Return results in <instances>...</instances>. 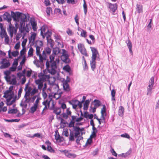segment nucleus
I'll return each instance as SVG.
<instances>
[{
  "mask_svg": "<svg viewBox=\"0 0 159 159\" xmlns=\"http://www.w3.org/2000/svg\"><path fill=\"white\" fill-rule=\"evenodd\" d=\"M59 62V58H55L52 56H49V60H47L46 63V69L49 73L52 75L55 74L57 72V64Z\"/></svg>",
  "mask_w": 159,
  "mask_h": 159,
  "instance_id": "obj_1",
  "label": "nucleus"
},
{
  "mask_svg": "<svg viewBox=\"0 0 159 159\" xmlns=\"http://www.w3.org/2000/svg\"><path fill=\"white\" fill-rule=\"evenodd\" d=\"M75 121L71 120L68 125L69 127H73L74 130L75 131V138H77L76 140V142L78 143L80 140L82 139L83 138L81 136L79 135H80V132L82 131V129H80L79 127L74 126Z\"/></svg>",
  "mask_w": 159,
  "mask_h": 159,
  "instance_id": "obj_2",
  "label": "nucleus"
},
{
  "mask_svg": "<svg viewBox=\"0 0 159 159\" xmlns=\"http://www.w3.org/2000/svg\"><path fill=\"white\" fill-rule=\"evenodd\" d=\"M42 103L43 105L44 106V107L41 112L42 114H43L44 111H46L48 108H50V109H52L54 107L53 100L51 98H50L49 101L46 100L44 101Z\"/></svg>",
  "mask_w": 159,
  "mask_h": 159,
  "instance_id": "obj_3",
  "label": "nucleus"
},
{
  "mask_svg": "<svg viewBox=\"0 0 159 159\" xmlns=\"http://www.w3.org/2000/svg\"><path fill=\"white\" fill-rule=\"evenodd\" d=\"M13 20L19 22L20 19H26V16L23 13L17 12L13 16Z\"/></svg>",
  "mask_w": 159,
  "mask_h": 159,
  "instance_id": "obj_4",
  "label": "nucleus"
},
{
  "mask_svg": "<svg viewBox=\"0 0 159 159\" xmlns=\"http://www.w3.org/2000/svg\"><path fill=\"white\" fill-rule=\"evenodd\" d=\"M41 98L40 97H37L35 101L33 106L30 108V112L32 113H34L37 109L39 101Z\"/></svg>",
  "mask_w": 159,
  "mask_h": 159,
  "instance_id": "obj_5",
  "label": "nucleus"
},
{
  "mask_svg": "<svg viewBox=\"0 0 159 159\" xmlns=\"http://www.w3.org/2000/svg\"><path fill=\"white\" fill-rule=\"evenodd\" d=\"M77 47L80 52L84 56L87 57L89 56L87 50L83 44L81 43L78 44Z\"/></svg>",
  "mask_w": 159,
  "mask_h": 159,
  "instance_id": "obj_6",
  "label": "nucleus"
},
{
  "mask_svg": "<svg viewBox=\"0 0 159 159\" xmlns=\"http://www.w3.org/2000/svg\"><path fill=\"white\" fill-rule=\"evenodd\" d=\"M1 64L0 66L1 69H5L8 67L10 65V63L9 61L6 58L2 59L0 61Z\"/></svg>",
  "mask_w": 159,
  "mask_h": 159,
  "instance_id": "obj_7",
  "label": "nucleus"
},
{
  "mask_svg": "<svg viewBox=\"0 0 159 159\" xmlns=\"http://www.w3.org/2000/svg\"><path fill=\"white\" fill-rule=\"evenodd\" d=\"M154 77H152L149 80V85L147 87V95H151L152 90L154 84Z\"/></svg>",
  "mask_w": 159,
  "mask_h": 159,
  "instance_id": "obj_8",
  "label": "nucleus"
},
{
  "mask_svg": "<svg viewBox=\"0 0 159 159\" xmlns=\"http://www.w3.org/2000/svg\"><path fill=\"white\" fill-rule=\"evenodd\" d=\"M62 55L61 56V60L64 62L68 63L70 61V60L67 52L64 49H62Z\"/></svg>",
  "mask_w": 159,
  "mask_h": 159,
  "instance_id": "obj_9",
  "label": "nucleus"
},
{
  "mask_svg": "<svg viewBox=\"0 0 159 159\" xmlns=\"http://www.w3.org/2000/svg\"><path fill=\"white\" fill-rule=\"evenodd\" d=\"M6 80L10 84L16 85L17 83L16 76L14 75H12L10 76L7 77Z\"/></svg>",
  "mask_w": 159,
  "mask_h": 159,
  "instance_id": "obj_10",
  "label": "nucleus"
},
{
  "mask_svg": "<svg viewBox=\"0 0 159 159\" xmlns=\"http://www.w3.org/2000/svg\"><path fill=\"white\" fill-rule=\"evenodd\" d=\"M9 28L8 29V31L11 37L13 36V34H16L17 33V30L11 24V23H10L9 25Z\"/></svg>",
  "mask_w": 159,
  "mask_h": 159,
  "instance_id": "obj_11",
  "label": "nucleus"
},
{
  "mask_svg": "<svg viewBox=\"0 0 159 159\" xmlns=\"http://www.w3.org/2000/svg\"><path fill=\"white\" fill-rule=\"evenodd\" d=\"M90 48L92 53L91 59H96V58H99V54L97 49L96 48L93 47H90Z\"/></svg>",
  "mask_w": 159,
  "mask_h": 159,
  "instance_id": "obj_12",
  "label": "nucleus"
},
{
  "mask_svg": "<svg viewBox=\"0 0 159 159\" xmlns=\"http://www.w3.org/2000/svg\"><path fill=\"white\" fill-rule=\"evenodd\" d=\"M38 77L39 78V79L43 82L48 80L50 77L49 75H45L42 72L39 73Z\"/></svg>",
  "mask_w": 159,
  "mask_h": 159,
  "instance_id": "obj_13",
  "label": "nucleus"
},
{
  "mask_svg": "<svg viewBox=\"0 0 159 159\" xmlns=\"http://www.w3.org/2000/svg\"><path fill=\"white\" fill-rule=\"evenodd\" d=\"M30 24H26L25 26H23L22 27H20L19 30L21 33H24L25 31L26 33H28L29 32V26Z\"/></svg>",
  "mask_w": 159,
  "mask_h": 159,
  "instance_id": "obj_14",
  "label": "nucleus"
},
{
  "mask_svg": "<svg viewBox=\"0 0 159 159\" xmlns=\"http://www.w3.org/2000/svg\"><path fill=\"white\" fill-rule=\"evenodd\" d=\"M14 94V92H11L6 91L4 93L3 97L8 99L10 100L13 98Z\"/></svg>",
  "mask_w": 159,
  "mask_h": 159,
  "instance_id": "obj_15",
  "label": "nucleus"
},
{
  "mask_svg": "<svg viewBox=\"0 0 159 159\" xmlns=\"http://www.w3.org/2000/svg\"><path fill=\"white\" fill-rule=\"evenodd\" d=\"M0 28L1 30L0 33L1 36L2 38H3L4 36L7 34L5 30V28L3 27L2 24L1 23L0 24Z\"/></svg>",
  "mask_w": 159,
  "mask_h": 159,
  "instance_id": "obj_16",
  "label": "nucleus"
},
{
  "mask_svg": "<svg viewBox=\"0 0 159 159\" xmlns=\"http://www.w3.org/2000/svg\"><path fill=\"white\" fill-rule=\"evenodd\" d=\"M30 23L33 30L34 31H36L38 29L36 21H35L34 19L30 20Z\"/></svg>",
  "mask_w": 159,
  "mask_h": 159,
  "instance_id": "obj_17",
  "label": "nucleus"
},
{
  "mask_svg": "<svg viewBox=\"0 0 159 159\" xmlns=\"http://www.w3.org/2000/svg\"><path fill=\"white\" fill-rule=\"evenodd\" d=\"M43 82L39 79L36 80L35 81V83L36 85H38V89L40 90H41L42 89L43 86Z\"/></svg>",
  "mask_w": 159,
  "mask_h": 159,
  "instance_id": "obj_18",
  "label": "nucleus"
},
{
  "mask_svg": "<svg viewBox=\"0 0 159 159\" xmlns=\"http://www.w3.org/2000/svg\"><path fill=\"white\" fill-rule=\"evenodd\" d=\"M46 30V28L44 26H42L40 29L41 35L42 36L43 39L45 38V36L47 34V32H49V31L48 29L47 30V31L46 32L45 31Z\"/></svg>",
  "mask_w": 159,
  "mask_h": 159,
  "instance_id": "obj_19",
  "label": "nucleus"
},
{
  "mask_svg": "<svg viewBox=\"0 0 159 159\" xmlns=\"http://www.w3.org/2000/svg\"><path fill=\"white\" fill-rule=\"evenodd\" d=\"M37 56L39 57V61L41 62H43L44 60H46L47 57L44 51H43L42 54H40Z\"/></svg>",
  "mask_w": 159,
  "mask_h": 159,
  "instance_id": "obj_20",
  "label": "nucleus"
},
{
  "mask_svg": "<svg viewBox=\"0 0 159 159\" xmlns=\"http://www.w3.org/2000/svg\"><path fill=\"white\" fill-rule=\"evenodd\" d=\"M45 144L47 145V150L50 152H54V150L51 146V143L49 140H47L45 142Z\"/></svg>",
  "mask_w": 159,
  "mask_h": 159,
  "instance_id": "obj_21",
  "label": "nucleus"
},
{
  "mask_svg": "<svg viewBox=\"0 0 159 159\" xmlns=\"http://www.w3.org/2000/svg\"><path fill=\"white\" fill-rule=\"evenodd\" d=\"M109 8L113 12H114L117 9V6L116 3L112 4L111 3H109Z\"/></svg>",
  "mask_w": 159,
  "mask_h": 159,
  "instance_id": "obj_22",
  "label": "nucleus"
},
{
  "mask_svg": "<svg viewBox=\"0 0 159 159\" xmlns=\"http://www.w3.org/2000/svg\"><path fill=\"white\" fill-rule=\"evenodd\" d=\"M30 94L25 93L24 96L25 102L26 103H30L31 97L30 96Z\"/></svg>",
  "mask_w": 159,
  "mask_h": 159,
  "instance_id": "obj_23",
  "label": "nucleus"
},
{
  "mask_svg": "<svg viewBox=\"0 0 159 159\" xmlns=\"http://www.w3.org/2000/svg\"><path fill=\"white\" fill-rule=\"evenodd\" d=\"M61 50L58 48H55L53 49L52 54L50 56H52L55 58V55H58L60 53Z\"/></svg>",
  "mask_w": 159,
  "mask_h": 159,
  "instance_id": "obj_24",
  "label": "nucleus"
},
{
  "mask_svg": "<svg viewBox=\"0 0 159 159\" xmlns=\"http://www.w3.org/2000/svg\"><path fill=\"white\" fill-rule=\"evenodd\" d=\"M32 90V88L30 86H29L28 84H26L24 89L25 92V93L30 94Z\"/></svg>",
  "mask_w": 159,
  "mask_h": 159,
  "instance_id": "obj_25",
  "label": "nucleus"
},
{
  "mask_svg": "<svg viewBox=\"0 0 159 159\" xmlns=\"http://www.w3.org/2000/svg\"><path fill=\"white\" fill-rule=\"evenodd\" d=\"M63 86L64 89L65 91L69 92L70 91V89L69 84L66 82H63Z\"/></svg>",
  "mask_w": 159,
  "mask_h": 159,
  "instance_id": "obj_26",
  "label": "nucleus"
},
{
  "mask_svg": "<svg viewBox=\"0 0 159 159\" xmlns=\"http://www.w3.org/2000/svg\"><path fill=\"white\" fill-rule=\"evenodd\" d=\"M95 59H91V60L90 61V65L91 69L93 71H94L95 69L96 66V62Z\"/></svg>",
  "mask_w": 159,
  "mask_h": 159,
  "instance_id": "obj_27",
  "label": "nucleus"
},
{
  "mask_svg": "<svg viewBox=\"0 0 159 159\" xmlns=\"http://www.w3.org/2000/svg\"><path fill=\"white\" fill-rule=\"evenodd\" d=\"M36 35V34L34 32H33L32 33L29 39L30 43H33L34 42Z\"/></svg>",
  "mask_w": 159,
  "mask_h": 159,
  "instance_id": "obj_28",
  "label": "nucleus"
},
{
  "mask_svg": "<svg viewBox=\"0 0 159 159\" xmlns=\"http://www.w3.org/2000/svg\"><path fill=\"white\" fill-rule=\"evenodd\" d=\"M23 91V89L22 87L20 88L18 91V96H15L14 98L15 100H18L20 97L21 94Z\"/></svg>",
  "mask_w": 159,
  "mask_h": 159,
  "instance_id": "obj_29",
  "label": "nucleus"
},
{
  "mask_svg": "<svg viewBox=\"0 0 159 159\" xmlns=\"http://www.w3.org/2000/svg\"><path fill=\"white\" fill-rule=\"evenodd\" d=\"M136 10L138 13H140L143 12V6L142 5L137 4Z\"/></svg>",
  "mask_w": 159,
  "mask_h": 159,
  "instance_id": "obj_30",
  "label": "nucleus"
},
{
  "mask_svg": "<svg viewBox=\"0 0 159 159\" xmlns=\"http://www.w3.org/2000/svg\"><path fill=\"white\" fill-rule=\"evenodd\" d=\"M53 112L57 115H59L61 113V108L58 107L54 108Z\"/></svg>",
  "mask_w": 159,
  "mask_h": 159,
  "instance_id": "obj_31",
  "label": "nucleus"
},
{
  "mask_svg": "<svg viewBox=\"0 0 159 159\" xmlns=\"http://www.w3.org/2000/svg\"><path fill=\"white\" fill-rule=\"evenodd\" d=\"M90 101V100H89L88 99L85 101L84 104V110H87L88 109Z\"/></svg>",
  "mask_w": 159,
  "mask_h": 159,
  "instance_id": "obj_32",
  "label": "nucleus"
},
{
  "mask_svg": "<svg viewBox=\"0 0 159 159\" xmlns=\"http://www.w3.org/2000/svg\"><path fill=\"white\" fill-rule=\"evenodd\" d=\"M128 42L127 43V46L129 49V51L133 55V52L132 50V44L130 41V40L129 39V38H128Z\"/></svg>",
  "mask_w": 159,
  "mask_h": 159,
  "instance_id": "obj_33",
  "label": "nucleus"
},
{
  "mask_svg": "<svg viewBox=\"0 0 159 159\" xmlns=\"http://www.w3.org/2000/svg\"><path fill=\"white\" fill-rule=\"evenodd\" d=\"M66 155L67 157L70 158H74L76 156V155L75 154L71 153L68 152H67L66 153Z\"/></svg>",
  "mask_w": 159,
  "mask_h": 159,
  "instance_id": "obj_34",
  "label": "nucleus"
},
{
  "mask_svg": "<svg viewBox=\"0 0 159 159\" xmlns=\"http://www.w3.org/2000/svg\"><path fill=\"white\" fill-rule=\"evenodd\" d=\"M0 105H0V112H1L2 111H3L4 112L6 111L7 110V107H4L3 108L2 107L4 105V103H3V102H0Z\"/></svg>",
  "mask_w": 159,
  "mask_h": 159,
  "instance_id": "obj_35",
  "label": "nucleus"
},
{
  "mask_svg": "<svg viewBox=\"0 0 159 159\" xmlns=\"http://www.w3.org/2000/svg\"><path fill=\"white\" fill-rule=\"evenodd\" d=\"M34 51L33 48L32 47L30 48L28 52V57H32L33 56Z\"/></svg>",
  "mask_w": 159,
  "mask_h": 159,
  "instance_id": "obj_36",
  "label": "nucleus"
},
{
  "mask_svg": "<svg viewBox=\"0 0 159 159\" xmlns=\"http://www.w3.org/2000/svg\"><path fill=\"white\" fill-rule=\"evenodd\" d=\"M124 111V108L122 106H120L119 107L118 115L120 116H122Z\"/></svg>",
  "mask_w": 159,
  "mask_h": 159,
  "instance_id": "obj_37",
  "label": "nucleus"
},
{
  "mask_svg": "<svg viewBox=\"0 0 159 159\" xmlns=\"http://www.w3.org/2000/svg\"><path fill=\"white\" fill-rule=\"evenodd\" d=\"M75 133L74 134L73 131H70V136L69 137V140L74 141V140Z\"/></svg>",
  "mask_w": 159,
  "mask_h": 159,
  "instance_id": "obj_38",
  "label": "nucleus"
},
{
  "mask_svg": "<svg viewBox=\"0 0 159 159\" xmlns=\"http://www.w3.org/2000/svg\"><path fill=\"white\" fill-rule=\"evenodd\" d=\"M93 102H94V106L97 107H98L101 105L100 101L98 100H94Z\"/></svg>",
  "mask_w": 159,
  "mask_h": 159,
  "instance_id": "obj_39",
  "label": "nucleus"
},
{
  "mask_svg": "<svg viewBox=\"0 0 159 159\" xmlns=\"http://www.w3.org/2000/svg\"><path fill=\"white\" fill-rule=\"evenodd\" d=\"M39 89H36V87L34 88V89H32L30 95L31 96H34L35 94L37 93L38 92Z\"/></svg>",
  "mask_w": 159,
  "mask_h": 159,
  "instance_id": "obj_40",
  "label": "nucleus"
},
{
  "mask_svg": "<svg viewBox=\"0 0 159 159\" xmlns=\"http://www.w3.org/2000/svg\"><path fill=\"white\" fill-rule=\"evenodd\" d=\"M83 6L84 7V14L85 15H86L87 11V7L85 0H84V4Z\"/></svg>",
  "mask_w": 159,
  "mask_h": 159,
  "instance_id": "obj_41",
  "label": "nucleus"
},
{
  "mask_svg": "<svg viewBox=\"0 0 159 159\" xmlns=\"http://www.w3.org/2000/svg\"><path fill=\"white\" fill-rule=\"evenodd\" d=\"M106 107L105 105H103V107L101 109V116H104V114L106 113Z\"/></svg>",
  "mask_w": 159,
  "mask_h": 159,
  "instance_id": "obj_42",
  "label": "nucleus"
},
{
  "mask_svg": "<svg viewBox=\"0 0 159 159\" xmlns=\"http://www.w3.org/2000/svg\"><path fill=\"white\" fill-rule=\"evenodd\" d=\"M116 93V92L115 91V89H113L111 91V94L112 96L111 100L112 101H115V96Z\"/></svg>",
  "mask_w": 159,
  "mask_h": 159,
  "instance_id": "obj_43",
  "label": "nucleus"
},
{
  "mask_svg": "<svg viewBox=\"0 0 159 159\" xmlns=\"http://www.w3.org/2000/svg\"><path fill=\"white\" fill-rule=\"evenodd\" d=\"M63 69L64 70L69 72H70L71 70L70 66L68 65L65 66L63 68Z\"/></svg>",
  "mask_w": 159,
  "mask_h": 159,
  "instance_id": "obj_44",
  "label": "nucleus"
},
{
  "mask_svg": "<svg viewBox=\"0 0 159 159\" xmlns=\"http://www.w3.org/2000/svg\"><path fill=\"white\" fill-rule=\"evenodd\" d=\"M43 51H44L45 54L47 53L48 54H50L51 52V49L47 47Z\"/></svg>",
  "mask_w": 159,
  "mask_h": 159,
  "instance_id": "obj_45",
  "label": "nucleus"
},
{
  "mask_svg": "<svg viewBox=\"0 0 159 159\" xmlns=\"http://www.w3.org/2000/svg\"><path fill=\"white\" fill-rule=\"evenodd\" d=\"M65 121L63 119H61V121L60 128H63L66 126V124L65 123Z\"/></svg>",
  "mask_w": 159,
  "mask_h": 159,
  "instance_id": "obj_46",
  "label": "nucleus"
},
{
  "mask_svg": "<svg viewBox=\"0 0 159 159\" xmlns=\"http://www.w3.org/2000/svg\"><path fill=\"white\" fill-rule=\"evenodd\" d=\"M17 109H13L9 110L8 111V113L9 114H16L17 112Z\"/></svg>",
  "mask_w": 159,
  "mask_h": 159,
  "instance_id": "obj_47",
  "label": "nucleus"
},
{
  "mask_svg": "<svg viewBox=\"0 0 159 159\" xmlns=\"http://www.w3.org/2000/svg\"><path fill=\"white\" fill-rule=\"evenodd\" d=\"M76 102L77 104H75L74 103H72L73 107L74 108H76L77 106L78 105H79L80 103V102L78 100H75L73 102Z\"/></svg>",
  "mask_w": 159,
  "mask_h": 159,
  "instance_id": "obj_48",
  "label": "nucleus"
},
{
  "mask_svg": "<svg viewBox=\"0 0 159 159\" xmlns=\"http://www.w3.org/2000/svg\"><path fill=\"white\" fill-rule=\"evenodd\" d=\"M63 134L65 136L68 137L69 136L68 129H64L63 132Z\"/></svg>",
  "mask_w": 159,
  "mask_h": 159,
  "instance_id": "obj_49",
  "label": "nucleus"
},
{
  "mask_svg": "<svg viewBox=\"0 0 159 159\" xmlns=\"http://www.w3.org/2000/svg\"><path fill=\"white\" fill-rule=\"evenodd\" d=\"M36 54L37 56L41 54L40 53V47L39 46H36Z\"/></svg>",
  "mask_w": 159,
  "mask_h": 159,
  "instance_id": "obj_50",
  "label": "nucleus"
},
{
  "mask_svg": "<svg viewBox=\"0 0 159 159\" xmlns=\"http://www.w3.org/2000/svg\"><path fill=\"white\" fill-rule=\"evenodd\" d=\"M75 21L77 25H79V17L78 16V15L77 14H76L74 18Z\"/></svg>",
  "mask_w": 159,
  "mask_h": 159,
  "instance_id": "obj_51",
  "label": "nucleus"
},
{
  "mask_svg": "<svg viewBox=\"0 0 159 159\" xmlns=\"http://www.w3.org/2000/svg\"><path fill=\"white\" fill-rule=\"evenodd\" d=\"M26 19H21L20 22V27H22L23 26H25V20Z\"/></svg>",
  "mask_w": 159,
  "mask_h": 159,
  "instance_id": "obj_52",
  "label": "nucleus"
},
{
  "mask_svg": "<svg viewBox=\"0 0 159 159\" xmlns=\"http://www.w3.org/2000/svg\"><path fill=\"white\" fill-rule=\"evenodd\" d=\"M61 96V94L60 93H54L53 98H55L56 100L58 99Z\"/></svg>",
  "mask_w": 159,
  "mask_h": 159,
  "instance_id": "obj_53",
  "label": "nucleus"
},
{
  "mask_svg": "<svg viewBox=\"0 0 159 159\" xmlns=\"http://www.w3.org/2000/svg\"><path fill=\"white\" fill-rule=\"evenodd\" d=\"M86 32L85 31L82 30V31L81 32L80 35L81 37H86Z\"/></svg>",
  "mask_w": 159,
  "mask_h": 159,
  "instance_id": "obj_54",
  "label": "nucleus"
},
{
  "mask_svg": "<svg viewBox=\"0 0 159 159\" xmlns=\"http://www.w3.org/2000/svg\"><path fill=\"white\" fill-rule=\"evenodd\" d=\"M10 71L9 70L6 71L4 72V74L6 75L5 77V79L7 78V77H8L10 76Z\"/></svg>",
  "mask_w": 159,
  "mask_h": 159,
  "instance_id": "obj_55",
  "label": "nucleus"
},
{
  "mask_svg": "<svg viewBox=\"0 0 159 159\" xmlns=\"http://www.w3.org/2000/svg\"><path fill=\"white\" fill-rule=\"evenodd\" d=\"M52 11V8L50 7H48L47 8L46 12L48 16L50 15V12Z\"/></svg>",
  "mask_w": 159,
  "mask_h": 159,
  "instance_id": "obj_56",
  "label": "nucleus"
},
{
  "mask_svg": "<svg viewBox=\"0 0 159 159\" xmlns=\"http://www.w3.org/2000/svg\"><path fill=\"white\" fill-rule=\"evenodd\" d=\"M32 70H31L27 71L26 72V76L28 77H30L32 74Z\"/></svg>",
  "mask_w": 159,
  "mask_h": 159,
  "instance_id": "obj_57",
  "label": "nucleus"
},
{
  "mask_svg": "<svg viewBox=\"0 0 159 159\" xmlns=\"http://www.w3.org/2000/svg\"><path fill=\"white\" fill-rule=\"evenodd\" d=\"M15 65H16V66L15 67H11L10 68V71H15L16 69V66L18 65V63L17 62H16L15 63Z\"/></svg>",
  "mask_w": 159,
  "mask_h": 159,
  "instance_id": "obj_58",
  "label": "nucleus"
},
{
  "mask_svg": "<svg viewBox=\"0 0 159 159\" xmlns=\"http://www.w3.org/2000/svg\"><path fill=\"white\" fill-rule=\"evenodd\" d=\"M5 38V42L6 44H8L9 43V37L8 35H6L5 36H4V37Z\"/></svg>",
  "mask_w": 159,
  "mask_h": 159,
  "instance_id": "obj_59",
  "label": "nucleus"
},
{
  "mask_svg": "<svg viewBox=\"0 0 159 159\" xmlns=\"http://www.w3.org/2000/svg\"><path fill=\"white\" fill-rule=\"evenodd\" d=\"M82 59L83 60L84 62V68H85V69H88L87 65V64L86 63V60L85 59V58L84 56H83L82 57Z\"/></svg>",
  "mask_w": 159,
  "mask_h": 159,
  "instance_id": "obj_60",
  "label": "nucleus"
},
{
  "mask_svg": "<svg viewBox=\"0 0 159 159\" xmlns=\"http://www.w3.org/2000/svg\"><path fill=\"white\" fill-rule=\"evenodd\" d=\"M12 55L14 57L17 56L19 54V52L18 51H13L12 52Z\"/></svg>",
  "mask_w": 159,
  "mask_h": 159,
  "instance_id": "obj_61",
  "label": "nucleus"
},
{
  "mask_svg": "<svg viewBox=\"0 0 159 159\" xmlns=\"http://www.w3.org/2000/svg\"><path fill=\"white\" fill-rule=\"evenodd\" d=\"M20 46V43L18 42L15 45L14 48L16 50L18 49Z\"/></svg>",
  "mask_w": 159,
  "mask_h": 159,
  "instance_id": "obj_62",
  "label": "nucleus"
},
{
  "mask_svg": "<svg viewBox=\"0 0 159 159\" xmlns=\"http://www.w3.org/2000/svg\"><path fill=\"white\" fill-rule=\"evenodd\" d=\"M26 60V59L25 57L24 56L23 57L22 61L20 63V65L23 66V65L25 63Z\"/></svg>",
  "mask_w": 159,
  "mask_h": 159,
  "instance_id": "obj_63",
  "label": "nucleus"
},
{
  "mask_svg": "<svg viewBox=\"0 0 159 159\" xmlns=\"http://www.w3.org/2000/svg\"><path fill=\"white\" fill-rule=\"evenodd\" d=\"M121 136L128 139H129L130 138L129 135L128 134L126 133H125L121 134Z\"/></svg>",
  "mask_w": 159,
  "mask_h": 159,
  "instance_id": "obj_64",
  "label": "nucleus"
}]
</instances>
